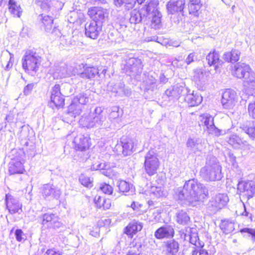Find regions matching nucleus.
Listing matches in <instances>:
<instances>
[{
    "instance_id": "25",
    "label": "nucleus",
    "mask_w": 255,
    "mask_h": 255,
    "mask_svg": "<svg viewBox=\"0 0 255 255\" xmlns=\"http://www.w3.org/2000/svg\"><path fill=\"white\" fill-rule=\"evenodd\" d=\"M142 227L141 223L135 220H133L125 228L124 233L127 235L132 236L137 232L141 231Z\"/></svg>"
},
{
    "instance_id": "1",
    "label": "nucleus",
    "mask_w": 255,
    "mask_h": 255,
    "mask_svg": "<svg viewBox=\"0 0 255 255\" xmlns=\"http://www.w3.org/2000/svg\"><path fill=\"white\" fill-rule=\"evenodd\" d=\"M208 195L205 185L195 179L186 181L183 188L175 190V197L181 201H186L193 206L203 202Z\"/></svg>"
},
{
    "instance_id": "31",
    "label": "nucleus",
    "mask_w": 255,
    "mask_h": 255,
    "mask_svg": "<svg viewBox=\"0 0 255 255\" xmlns=\"http://www.w3.org/2000/svg\"><path fill=\"white\" fill-rule=\"evenodd\" d=\"M202 100L203 98L201 95L194 92L191 94H188L185 98V101L190 107L198 106Z\"/></svg>"
},
{
    "instance_id": "43",
    "label": "nucleus",
    "mask_w": 255,
    "mask_h": 255,
    "mask_svg": "<svg viewBox=\"0 0 255 255\" xmlns=\"http://www.w3.org/2000/svg\"><path fill=\"white\" fill-rule=\"evenodd\" d=\"M222 230L226 234H228L234 230V223L230 220H224L220 225Z\"/></svg>"
},
{
    "instance_id": "14",
    "label": "nucleus",
    "mask_w": 255,
    "mask_h": 255,
    "mask_svg": "<svg viewBox=\"0 0 255 255\" xmlns=\"http://www.w3.org/2000/svg\"><path fill=\"white\" fill-rule=\"evenodd\" d=\"M42 224L50 228H59L62 223L57 216L52 213H46L42 216Z\"/></svg>"
},
{
    "instance_id": "19",
    "label": "nucleus",
    "mask_w": 255,
    "mask_h": 255,
    "mask_svg": "<svg viewBox=\"0 0 255 255\" xmlns=\"http://www.w3.org/2000/svg\"><path fill=\"white\" fill-rule=\"evenodd\" d=\"M89 140L88 136L81 134L77 135L73 140L76 150L82 151L88 149L90 146Z\"/></svg>"
},
{
    "instance_id": "46",
    "label": "nucleus",
    "mask_w": 255,
    "mask_h": 255,
    "mask_svg": "<svg viewBox=\"0 0 255 255\" xmlns=\"http://www.w3.org/2000/svg\"><path fill=\"white\" fill-rule=\"evenodd\" d=\"M66 68L65 66L56 67L53 73L54 79H60L66 77Z\"/></svg>"
},
{
    "instance_id": "6",
    "label": "nucleus",
    "mask_w": 255,
    "mask_h": 255,
    "mask_svg": "<svg viewBox=\"0 0 255 255\" xmlns=\"http://www.w3.org/2000/svg\"><path fill=\"white\" fill-rule=\"evenodd\" d=\"M228 201L227 194L219 193L212 198L208 204V208L212 212H216L225 206Z\"/></svg>"
},
{
    "instance_id": "30",
    "label": "nucleus",
    "mask_w": 255,
    "mask_h": 255,
    "mask_svg": "<svg viewBox=\"0 0 255 255\" xmlns=\"http://www.w3.org/2000/svg\"><path fill=\"white\" fill-rule=\"evenodd\" d=\"M158 4V0H149L146 2L145 6L141 9L143 13H145L146 17L149 16L151 13L159 12L157 9Z\"/></svg>"
},
{
    "instance_id": "21",
    "label": "nucleus",
    "mask_w": 255,
    "mask_h": 255,
    "mask_svg": "<svg viewBox=\"0 0 255 255\" xmlns=\"http://www.w3.org/2000/svg\"><path fill=\"white\" fill-rule=\"evenodd\" d=\"M174 230L170 225H166L158 228L155 232L154 236L158 239L172 238L174 236Z\"/></svg>"
},
{
    "instance_id": "10",
    "label": "nucleus",
    "mask_w": 255,
    "mask_h": 255,
    "mask_svg": "<svg viewBox=\"0 0 255 255\" xmlns=\"http://www.w3.org/2000/svg\"><path fill=\"white\" fill-rule=\"evenodd\" d=\"M125 69L128 74L130 76H134L142 71L141 62L139 59L130 58L127 60Z\"/></svg>"
},
{
    "instance_id": "49",
    "label": "nucleus",
    "mask_w": 255,
    "mask_h": 255,
    "mask_svg": "<svg viewBox=\"0 0 255 255\" xmlns=\"http://www.w3.org/2000/svg\"><path fill=\"white\" fill-rule=\"evenodd\" d=\"M80 182L84 186L88 188L92 187V181L91 180L90 178L83 174H82L79 176Z\"/></svg>"
},
{
    "instance_id": "40",
    "label": "nucleus",
    "mask_w": 255,
    "mask_h": 255,
    "mask_svg": "<svg viewBox=\"0 0 255 255\" xmlns=\"http://www.w3.org/2000/svg\"><path fill=\"white\" fill-rule=\"evenodd\" d=\"M161 14L159 12L151 13L149 16H147V18H151V27L155 29L158 28L161 23Z\"/></svg>"
},
{
    "instance_id": "51",
    "label": "nucleus",
    "mask_w": 255,
    "mask_h": 255,
    "mask_svg": "<svg viewBox=\"0 0 255 255\" xmlns=\"http://www.w3.org/2000/svg\"><path fill=\"white\" fill-rule=\"evenodd\" d=\"M124 86L123 83H117L113 85L112 91L119 95H122L124 93Z\"/></svg>"
},
{
    "instance_id": "57",
    "label": "nucleus",
    "mask_w": 255,
    "mask_h": 255,
    "mask_svg": "<svg viewBox=\"0 0 255 255\" xmlns=\"http://www.w3.org/2000/svg\"><path fill=\"white\" fill-rule=\"evenodd\" d=\"M196 57L197 55H196V53H191L188 55L185 61H183L184 63H186L187 65H189L195 61V60L196 59Z\"/></svg>"
},
{
    "instance_id": "62",
    "label": "nucleus",
    "mask_w": 255,
    "mask_h": 255,
    "mask_svg": "<svg viewBox=\"0 0 255 255\" xmlns=\"http://www.w3.org/2000/svg\"><path fill=\"white\" fill-rule=\"evenodd\" d=\"M76 73H77V69H75L72 67L66 68V77L75 75V74Z\"/></svg>"
},
{
    "instance_id": "2",
    "label": "nucleus",
    "mask_w": 255,
    "mask_h": 255,
    "mask_svg": "<svg viewBox=\"0 0 255 255\" xmlns=\"http://www.w3.org/2000/svg\"><path fill=\"white\" fill-rule=\"evenodd\" d=\"M222 167L215 157L207 160L200 170V175L206 181L220 180L222 178Z\"/></svg>"
},
{
    "instance_id": "28",
    "label": "nucleus",
    "mask_w": 255,
    "mask_h": 255,
    "mask_svg": "<svg viewBox=\"0 0 255 255\" xmlns=\"http://www.w3.org/2000/svg\"><path fill=\"white\" fill-rule=\"evenodd\" d=\"M182 87L174 86L165 91V96H166L169 98V100H177L182 94Z\"/></svg>"
},
{
    "instance_id": "59",
    "label": "nucleus",
    "mask_w": 255,
    "mask_h": 255,
    "mask_svg": "<svg viewBox=\"0 0 255 255\" xmlns=\"http://www.w3.org/2000/svg\"><path fill=\"white\" fill-rule=\"evenodd\" d=\"M162 191L160 187H152L151 188V194L156 197H160L162 195Z\"/></svg>"
},
{
    "instance_id": "38",
    "label": "nucleus",
    "mask_w": 255,
    "mask_h": 255,
    "mask_svg": "<svg viewBox=\"0 0 255 255\" xmlns=\"http://www.w3.org/2000/svg\"><path fill=\"white\" fill-rule=\"evenodd\" d=\"M79 124L83 127L92 128L94 127L92 113L83 116L79 120Z\"/></svg>"
},
{
    "instance_id": "64",
    "label": "nucleus",
    "mask_w": 255,
    "mask_h": 255,
    "mask_svg": "<svg viewBox=\"0 0 255 255\" xmlns=\"http://www.w3.org/2000/svg\"><path fill=\"white\" fill-rule=\"evenodd\" d=\"M184 61L182 60L178 59L177 58L174 59L172 62V65L174 67L179 68L182 67L183 65Z\"/></svg>"
},
{
    "instance_id": "11",
    "label": "nucleus",
    "mask_w": 255,
    "mask_h": 255,
    "mask_svg": "<svg viewBox=\"0 0 255 255\" xmlns=\"http://www.w3.org/2000/svg\"><path fill=\"white\" fill-rule=\"evenodd\" d=\"M238 190L241 195L248 199L252 198L255 194V184L252 181L248 182H239Z\"/></svg>"
},
{
    "instance_id": "24",
    "label": "nucleus",
    "mask_w": 255,
    "mask_h": 255,
    "mask_svg": "<svg viewBox=\"0 0 255 255\" xmlns=\"http://www.w3.org/2000/svg\"><path fill=\"white\" fill-rule=\"evenodd\" d=\"M206 60L209 66H214L215 70H217L223 63L222 61L220 59L219 53L215 51L210 52L207 55Z\"/></svg>"
},
{
    "instance_id": "52",
    "label": "nucleus",
    "mask_w": 255,
    "mask_h": 255,
    "mask_svg": "<svg viewBox=\"0 0 255 255\" xmlns=\"http://www.w3.org/2000/svg\"><path fill=\"white\" fill-rule=\"evenodd\" d=\"M117 186L121 192H127L129 190L130 187L128 183L125 180H120L117 182Z\"/></svg>"
},
{
    "instance_id": "53",
    "label": "nucleus",
    "mask_w": 255,
    "mask_h": 255,
    "mask_svg": "<svg viewBox=\"0 0 255 255\" xmlns=\"http://www.w3.org/2000/svg\"><path fill=\"white\" fill-rule=\"evenodd\" d=\"M119 117V108L118 107H112L111 109V112L109 114V119L111 121L118 120Z\"/></svg>"
},
{
    "instance_id": "58",
    "label": "nucleus",
    "mask_w": 255,
    "mask_h": 255,
    "mask_svg": "<svg viewBox=\"0 0 255 255\" xmlns=\"http://www.w3.org/2000/svg\"><path fill=\"white\" fill-rule=\"evenodd\" d=\"M63 95L60 91V85L58 84L55 85L52 88L51 91V97H54V96Z\"/></svg>"
},
{
    "instance_id": "26",
    "label": "nucleus",
    "mask_w": 255,
    "mask_h": 255,
    "mask_svg": "<svg viewBox=\"0 0 255 255\" xmlns=\"http://www.w3.org/2000/svg\"><path fill=\"white\" fill-rule=\"evenodd\" d=\"M83 108L82 105L75 102L74 100H72V103L68 107L66 115L67 116L71 117L72 119H74L77 116L80 115L82 111Z\"/></svg>"
},
{
    "instance_id": "27",
    "label": "nucleus",
    "mask_w": 255,
    "mask_h": 255,
    "mask_svg": "<svg viewBox=\"0 0 255 255\" xmlns=\"http://www.w3.org/2000/svg\"><path fill=\"white\" fill-rule=\"evenodd\" d=\"M8 171L10 174H22L24 171L23 163L14 159L9 163Z\"/></svg>"
},
{
    "instance_id": "61",
    "label": "nucleus",
    "mask_w": 255,
    "mask_h": 255,
    "mask_svg": "<svg viewBox=\"0 0 255 255\" xmlns=\"http://www.w3.org/2000/svg\"><path fill=\"white\" fill-rule=\"evenodd\" d=\"M241 233H247L252 236V238L255 240V229L245 228L240 230Z\"/></svg>"
},
{
    "instance_id": "34",
    "label": "nucleus",
    "mask_w": 255,
    "mask_h": 255,
    "mask_svg": "<svg viewBox=\"0 0 255 255\" xmlns=\"http://www.w3.org/2000/svg\"><path fill=\"white\" fill-rule=\"evenodd\" d=\"M8 9L10 13L14 16L20 17L22 13V9L19 4L14 0H9Z\"/></svg>"
},
{
    "instance_id": "48",
    "label": "nucleus",
    "mask_w": 255,
    "mask_h": 255,
    "mask_svg": "<svg viewBox=\"0 0 255 255\" xmlns=\"http://www.w3.org/2000/svg\"><path fill=\"white\" fill-rule=\"evenodd\" d=\"M157 86L156 80L155 78L151 77L146 82L145 89L147 91H154L157 89Z\"/></svg>"
},
{
    "instance_id": "20",
    "label": "nucleus",
    "mask_w": 255,
    "mask_h": 255,
    "mask_svg": "<svg viewBox=\"0 0 255 255\" xmlns=\"http://www.w3.org/2000/svg\"><path fill=\"white\" fill-rule=\"evenodd\" d=\"M101 31V25L95 22H91L85 25V34L87 37L95 39L98 38Z\"/></svg>"
},
{
    "instance_id": "33",
    "label": "nucleus",
    "mask_w": 255,
    "mask_h": 255,
    "mask_svg": "<svg viewBox=\"0 0 255 255\" xmlns=\"http://www.w3.org/2000/svg\"><path fill=\"white\" fill-rule=\"evenodd\" d=\"M110 165L105 162L97 161L93 163L91 166V169L93 170H102V174L107 176H110L111 169H109Z\"/></svg>"
},
{
    "instance_id": "13",
    "label": "nucleus",
    "mask_w": 255,
    "mask_h": 255,
    "mask_svg": "<svg viewBox=\"0 0 255 255\" xmlns=\"http://www.w3.org/2000/svg\"><path fill=\"white\" fill-rule=\"evenodd\" d=\"M88 14L93 21L98 23H102L108 14L105 9L101 7H91L88 11Z\"/></svg>"
},
{
    "instance_id": "56",
    "label": "nucleus",
    "mask_w": 255,
    "mask_h": 255,
    "mask_svg": "<svg viewBox=\"0 0 255 255\" xmlns=\"http://www.w3.org/2000/svg\"><path fill=\"white\" fill-rule=\"evenodd\" d=\"M15 236L16 240L18 242L24 241L25 239V235L21 229H16L15 231Z\"/></svg>"
},
{
    "instance_id": "35",
    "label": "nucleus",
    "mask_w": 255,
    "mask_h": 255,
    "mask_svg": "<svg viewBox=\"0 0 255 255\" xmlns=\"http://www.w3.org/2000/svg\"><path fill=\"white\" fill-rule=\"evenodd\" d=\"M91 92L86 91L85 92H83L79 94L76 97H75L73 100L79 104L83 105H86L88 103L90 99H91Z\"/></svg>"
},
{
    "instance_id": "12",
    "label": "nucleus",
    "mask_w": 255,
    "mask_h": 255,
    "mask_svg": "<svg viewBox=\"0 0 255 255\" xmlns=\"http://www.w3.org/2000/svg\"><path fill=\"white\" fill-rule=\"evenodd\" d=\"M136 144L134 145V141L130 138L123 139L121 143L117 144L115 147L116 150L122 149L120 151L118 154L122 152L124 156L131 154L133 151L135 150Z\"/></svg>"
},
{
    "instance_id": "45",
    "label": "nucleus",
    "mask_w": 255,
    "mask_h": 255,
    "mask_svg": "<svg viewBox=\"0 0 255 255\" xmlns=\"http://www.w3.org/2000/svg\"><path fill=\"white\" fill-rule=\"evenodd\" d=\"M63 96V95H61L50 97L51 106H52V104H53L57 108L63 107L64 105V98Z\"/></svg>"
},
{
    "instance_id": "32",
    "label": "nucleus",
    "mask_w": 255,
    "mask_h": 255,
    "mask_svg": "<svg viewBox=\"0 0 255 255\" xmlns=\"http://www.w3.org/2000/svg\"><path fill=\"white\" fill-rule=\"evenodd\" d=\"M241 52L237 49H233L231 52H226L223 55V59L231 63H235L238 61L240 57Z\"/></svg>"
},
{
    "instance_id": "22",
    "label": "nucleus",
    "mask_w": 255,
    "mask_h": 255,
    "mask_svg": "<svg viewBox=\"0 0 255 255\" xmlns=\"http://www.w3.org/2000/svg\"><path fill=\"white\" fill-rule=\"evenodd\" d=\"M77 74L83 79L92 80L99 77V70L96 67H86L83 72Z\"/></svg>"
},
{
    "instance_id": "9",
    "label": "nucleus",
    "mask_w": 255,
    "mask_h": 255,
    "mask_svg": "<svg viewBox=\"0 0 255 255\" xmlns=\"http://www.w3.org/2000/svg\"><path fill=\"white\" fill-rule=\"evenodd\" d=\"M5 202L6 209L11 214L17 213L20 214L22 212V204L17 198L9 194L5 195Z\"/></svg>"
},
{
    "instance_id": "55",
    "label": "nucleus",
    "mask_w": 255,
    "mask_h": 255,
    "mask_svg": "<svg viewBox=\"0 0 255 255\" xmlns=\"http://www.w3.org/2000/svg\"><path fill=\"white\" fill-rule=\"evenodd\" d=\"M189 241L190 243L197 247L202 246V245L200 243L199 239L196 234H193L190 236Z\"/></svg>"
},
{
    "instance_id": "39",
    "label": "nucleus",
    "mask_w": 255,
    "mask_h": 255,
    "mask_svg": "<svg viewBox=\"0 0 255 255\" xmlns=\"http://www.w3.org/2000/svg\"><path fill=\"white\" fill-rule=\"evenodd\" d=\"M176 221L180 225H185L190 221V217L185 211L180 210L176 214Z\"/></svg>"
},
{
    "instance_id": "7",
    "label": "nucleus",
    "mask_w": 255,
    "mask_h": 255,
    "mask_svg": "<svg viewBox=\"0 0 255 255\" xmlns=\"http://www.w3.org/2000/svg\"><path fill=\"white\" fill-rule=\"evenodd\" d=\"M41 193L42 197L47 200L58 199L61 194V190L53 184L48 183L41 187Z\"/></svg>"
},
{
    "instance_id": "54",
    "label": "nucleus",
    "mask_w": 255,
    "mask_h": 255,
    "mask_svg": "<svg viewBox=\"0 0 255 255\" xmlns=\"http://www.w3.org/2000/svg\"><path fill=\"white\" fill-rule=\"evenodd\" d=\"M100 190L105 194L111 195L113 191V187L109 184L104 183L101 184Z\"/></svg>"
},
{
    "instance_id": "63",
    "label": "nucleus",
    "mask_w": 255,
    "mask_h": 255,
    "mask_svg": "<svg viewBox=\"0 0 255 255\" xmlns=\"http://www.w3.org/2000/svg\"><path fill=\"white\" fill-rule=\"evenodd\" d=\"M34 87V84L31 83L26 85L23 90V93L25 95H29Z\"/></svg>"
},
{
    "instance_id": "4",
    "label": "nucleus",
    "mask_w": 255,
    "mask_h": 255,
    "mask_svg": "<svg viewBox=\"0 0 255 255\" xmlns=\"http://www.w3.org/2000/svg\"><path fill=\"white\" fill-rule=\"evenodd\" d=\"M159 166V161L156 154L153 150L149 151L145 156L144 167L145 172L149 176L156 173Z\"/></svg>"
},
{
    "instance_id": "36",
    "label": "nucleus",
    "mask_w": 255,
    "mask_h": 255,
    "mask_svg": "<svg viewBox=\"0 0 255 255\" xmlns=\"http://www.w3.org/2000/svg\"><path fill=\"white\" fill-rule=\"evenodd\" d=\"M228 142L230 144L236 148H242L247 143L245 141L242 140L237 135H232L229 140Z\"/></svg>"
},
{
    "instance_id": "23",
    "label": "nucleus",
    "mask_w": 255,
    "mask_h": 255,
    "mask_svg": "<svg viewBox=\"0 0 255 255\" xmlns=\"http://www.w3.org/2000/svg\"><path fill=\"white\" fill-rule=\"evenodd\" d=\"M92 114L94 127L101 126L106 119V115L103 113V109L101 107H97L94 112L92 113Z\"/></svg>"
},
{
    "instance_id": "50",
    "label": "nucleus",
    "mask_w": 255,
    "mask_h": 255,
    "mask_svg": "<svg viewBox=\"0 0 255 255\" xmlns=\"http://www.w3.org/2000/svg\"><path fill=\"white\" fill-rule=\"evenodd\" d=\"M245 132L253 138H255V122L249 123V126L244 129Z\"/></svg>"
},
{
    "instance_id": "47",
    "label": "nucleus",
    "mask_w": 255,
    "mask_h": 255,
    "mask_svg": "<svg viewBox=\"0 0 255 255\" xmlns=\"http://www.w3.org/2000/svg\"><path fill=\"white\" fill-rule=\"evenodd\" d=\"M53 2L51 0H38L37 4L40 6L43 11L48 12L51 8V4Z\"/></svg>"
},
{
    "instance_id": "18",
    "label": "nucleus",
    "mask_w": 255,
    "mask_h": 255,
    "mask_svg": "<svg viewBox=\"0 0 255 255\" xmlns=\"http://www.w3.org/2000/svg\"><path fill=\"white\" fill-rule=\"evenodd\" d=\"M186 0H170L166 4L168 13L175 14L181 12L185 6Z\"/></svg>"
},
{
    "instance_id": "37",
    "label": "nucleus",
    "mask_w": 255,
    "mask_h": 255,
    "mask_svg": "<svg viewBox=\"0 0 255 255\" xmlns=\"http://www.w3.org/2000/svg\"><path fill=\"white\" fill-rule=\"evenodd\" d=\"M114 3L117 7L123 6L125 9L129 10L134 7L136 0H114Z\"/></svg>"
},
{
    "instance_id": "29",
    "label": "nucleus",
    "mask_w": 255,
    "mask_h": 255,
    "mask_svg": "<svg viewBox=\"0 0 255 255\" xmlns=\"http://www.w3.org/2000/svg\"><path fill=\"white\" fill-rule=\"evenodd\" d=\"M147 17L145 13H144L142 10L133 9L130 12V17L129 21L131 23L136 24L142 21H146Z\"/></svg>"
},
{
    "instance_id": "60",
    "label": "nucleus",
    "mask_w": 255,
    "mask_h": 255,
    "mask_svg": "<svg viewBox=\"0 0 255 255\" xmlns=\"http://www.w3.org/2000/svg\"><path fill=\"white\" fill-rule=\"evenodd\" d=\"M193 5L191 6V4H189V11L190 14H194L199 10L201 4H193Z\"/></svg>"
},
{
    "instance_id": "8",
    "label": "nucleus",
    "mask_w": 255,
    "mask_h": 255,
    "mask_svg": "<svg viewBox=\"0 0 255 255\" xmlns=\"http://www.w3.org/2000/svg\"><path fill=\"white\" fill-rule=\"evenodd\" d=\"M200 121L206 127L208 132L210 134L218 136L224 135L226 133L225 130L219 129L215 127L214 124L213 118L210 115L204 114L201 116Z\"/></svg>"
},
{
    "instance_id": "42",
    "label": "nucleus",
    "mask_w": 255,
    "mask_h": 255,
    "mask_svg": "<svg viewBox=\"0 0 255 255\" xmlns=\"http://www.w3.org/2000/svg\"><path fill=\"white\" fill-rule=\"evenodd\" d=\"M244 85L245 87L255 90V74L252 70L247 76L244 79Z\"/></svg>"
},
{
    "instance_id": "16",
    "label": "nucleus",
    "mask_w": 255,
    "mask_h": 255,
    "mask_svg": "<svg viewBox=\"0 0 255 255\" xmlns=\"http://www.w3.org/2000/svg\"><path fill=\"white\" fill-rule=\"evenodd\" d=\"M179 250V244L175 239H170L164 242L163 253L164 255H177Z\"/></svg>"
},
{
    "instance_id": "5",
    "label": "nucleus",
    "mask_w": 255,
    "mask_h": 255,
    "mask_svg": "<svg viewBox=\"0 0 255 255\" xmlns=\"http://www.w3.org/2000/svg\"><path fill=\"white\" fill-rule=\"evenodd\" d=\"M238 102L236 92L231 89H227L222 94L221 103L224 109L232 110Z\"/></svg>"
},
{
    "instance_id": "44",
    "label": "nucleus",
    "mask_w": 255,
    "mask_h": 255,
    "mask_svg": "<svg viewBox=\"0 0 255 255\" xmlns=\"http://www.w3.org/2000/svg\"><path fill=\"white\" fill-rule=\"evenodd\" d=\"M95 204L99 208H103L106 210L110 208L111 206V201L109 199H105V198L99 196L98 199L95 198Z\"/></svg>"
},
{
    "instance_id": "15",
    "label": "nucleus",
    "mask_w": 255,
    "mask_h": 255,
    "mask_svg": "<svg viewBox=\"0 0 255 255\" xmlns=\"http://www.w3.org/2000/svg\"><path fill=\"white\" fill-rule=\"evenodd\" d=\"M188 150L195 154H199L204 148L202 139L198 137L189 138L186 142Z\"/></svg>"
},
{
    "instance_id": "41",
    "label": "nucleus",
    "mask_w": 255,
    "mask_h": 255,
    "mask_svg": "<svg viewBox=\"0 0 255 255\" xmlns=\"http://www.w3.org/2000/svg\"><path fill=\"white\" fill-rule=\"evenodd\" d=\"M39 17L45 27V30L50 32L53 22V18L49 15H44L43 13L40 14Z\"/></svg>"
},
{
    "instance_id": "3",
    "label": "nucleus",
    "mask_w": 255,
    "mask_h": 255,
    "mask_svg": "<svg viewBox=\"0 0 255 255\" xmlns=\"http://www.w3.org/2000/svg\"><path fill=\"white\" fill-rule=\"evenodd\" d=\"M41 57L36 52L27 50L22 59V67L28 73L36 72L40 64Z\"/></svg>"
},
{
    "instance_id": "17",
    "label": "nucleus",
    "mask_w": 255,
    "mask_h": 255,
    "mask_svg": "<svg viewBox=\"0 0 255 255\" xmlns=\"http://www.w3.org/2000/svg\"><path fill=\"white\" fill-rule=\"evenodd\" d=\"M251 70L252 69L249 65L244 63H239L234 65L232 73L236 77L240 79H244L249 75Z\"/></svg>"
}]
</instances>
